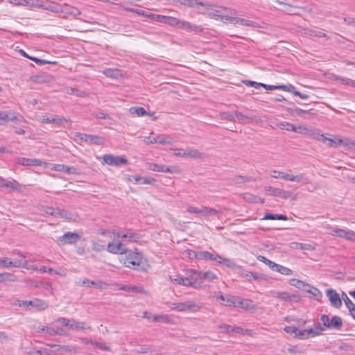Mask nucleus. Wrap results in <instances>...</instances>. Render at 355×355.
Returning <instances> with one entry per match:
<instances>
[{
	"label": "nucleus",
	"instance_id": "f257e3e1",
	"mask_svg": "<svg viewBox=\"0 0 355 355\" xmlns=\"http://www.w3.org/2000/svg\"><path fill=\"white\" fill-rule=\"evenodd\" d=\"M198 260H211L215 261L220 264H223L226 267L234 269V268H240L241 266H237L235 262L230 259L223 257L219 255L216 252H210L208 251H198Z\"/></svg>",
	"mask_w": 355,
	"mask_h": 355
},
{
	"label": "nucleus",
	"instance_id": "f03ea898",
	"mask_svg": "<svg viewBox=\"0 0 355 355\" xmlns=\"http://www.w3.org/2000/svg\"><path fill=\"white\" fill-rule=\"evenodd\" d=\"M124 257L122 258L123 264L131 269L140 270L144 266V258L142 255L137 252L126 250V252L123 254Z\"/></svg>",
	"mask_w": 355,
	"mask_h": 355
},
{
	"label": "nucleus",
	"instance_id": "7ed1b4c3",
	"mask_svg": "<svg viewBox=\"0 0 355 355\" xmlns=\"http://www.w3.org/2000/svg\"><path fill=\"white\" fill-rule=\"evenodd\" d=\"M270 176L273 178H280L284 180H288L291 182H304L306 183L308 182V178L304 173H299L297 175H293L289 173H286L283 171H279L277 170H272L270 171Z\"/></svg>",
	"mask_w": 355,
	"mask_h": 355
},
{
	"label": "nucleus",
	"instance_id": "20e7f679",
	"mask_svg": "<svg viewBox=\"0 0 355 355\" xmlns=\"http://www.w3.org/2000/svg\"><path fill=\"white\" fill-rule=\"evenodd\" d=\"M12 305H17L19 306H32L38 311L44 310L48 307V303L40 299H33L32 300H23L20 301L16 300L15 302L12 303Z\"/></svg>",
	"mask_w": 355,
	"mask_h": 355
},
{
	"label": "nucleus",
	"instance_id": "39448f33",
	"mask_svg": "<svg viewBox=\"0 0 355 355\" xmlns=\"http://www.w3.org/2000/svg\"><path fill=\"white\" fill-rule=\"evenodd\" d=\"M201 306L198 305L194 301H187L185 302L173 303L171 309L180 312H196L200 309Z\"/></svg>",
	"mask_w": 355,
	"mask_h": 355
},
{
	"label": "nucleus",
	"instance_id": "423d86ee",
	"mask_svg": "<svg viewBox=\"0 0 355 355\" xmlns=\"http://www.w3.org/2000/svg\"><path fill=\"white\" fill-rule=\"evenodd\" d=\"M112 234L118 239H121V242L128 241L135 243L138 242L141 239L139 234L134 232L131 230H125L124 232L113 230Z\"/></svg>",
	"mask_w": 355,
	"mask_h": 355
},
{
	"label": "nucleus",
	"instance_id": "0eeeda50",
	"mask_svg": "<svg viewBox=\"0 0 355 355\" xmlns=\"http://www.w3.org/2000/svg\"><path fill=\"white\" fill-rule=\"evenodd\" d=\"M236 121L240 124L245 125V124H260L263 122V120L255 115H248L244 114L242 112L239 111H236Z\"/></svg>",
	"mask_w": 355,
	"mask_h": 355
},
{
	"label": "nucleus",
	"instance_id": "6e6552de",
	"mask_svg": "<svg viewBox=\"0 0 355 355\" xmlns=\"http://www.w3.org/2000/svg\"><path fill=\"white\" fill-rule=\"evenodd\" d=\"M80 239V236L76 232H68L64 233L62 236L57 239V243L59 245H64L66 244L76 243Z\"/></svg>",
	"mask_w": 355,
	"mask_h": 355
},
{
	"label": "nucleus",
	"instance_id": "1a4fd4ad",
	"mask_svg": "<svg viewBox=\"0 0 355 355\" xmlns=\"http://www.w3.org/2000/svg\"><path fill=\"white\" fill-rule=\"evenodd\" d=\"M148 169L153 171H157L162 173H180V170L178 167L175 166H168L163 164H157L154 163H150L148 165Z\"/></svg>",
	"mask_w": 355,
	"mask_h": 355
},
{
	"label": "nucleus",
	"instance_id": "9d476101",
	"mask_svg": "<svg viewBox=\"0 0 355 355\" xmlns=\"http://www.w3.org/2000/svg\"><path fill=\"white\" fill-rule=\"evenodd\" d=\"M175 155L182 157H190V158H201L204 154L199 152L198 150L195 148H187L182 149H175Z\"/></svg>",
	"mask_w": 355,
	"mask_h": 355
},
{
	"label": "nucleus",
	"instance_id": "9b49d317",
	"mask_svg": "<svg viewBox=\"0 0 355 355\" xmlns=\"http://www.w3.org/2000/svg\"><path fill=\"white\" fill-rule=\"evenodd\" d=\"M265 191L268 195L279 197L283 199H288L293 196V193L290 191H286L270 186L266 187Z\"/></svg>",
	"mask_w": 355,
	"mask_h": 355
},
{
	"label": "nucleus",
	"instance_id": "f8f14e48",
	"mask_svg": "<svg viewBox=\"0 0 355 355\" xmlns=\"http://www.w3.org/2000/svg\"><path fill=\"white\" fill-rule=\"evenodd\" d=\"M103 161L108 165L116 166L128 164V160L124 156H114L110 154L105 155Z\"/></svg>",
	"mask_w": 355,
	"mask_h": 355
},
{
	"label": "nucleus",
	"instance_id": "ddd939ff",
	"mask_svg": "<svg viewBox=\"0 0 355 355\" xmlns=\"http://www.w3.org/2000/svg\"><path fill=\"white\" fill-rule=\"evenodd\" d=\"M174 3H179L182 6H187L189 8H210L209 2H202L198 0H173Z\"/></svg>",
	"mask_w": 355,
	"mask_h": 355
},
{
	"label": "nucleus",
	"instance_id": "4468645a",
	"mask_svg": "<svg viewBox=\"0 0 355 355\" xmlns=\"http://www.w3.org/2000/svg\"><path fill=\"white\" fill-rule=\"evenodd\" d=\"M107 250L112 254H122L126 252L127 248L122 243L121 241L119 242H110L107 244Z\"/></svg>",
	"mask_w": 355,
	"mask_h": 355
},
{
	"label": "nucleus",
	"instance_id": "2eb2a0df",
	"mask_svg": "<svg viewBox=\"0 0 355 355\" xmlns=\"http://www.w3.org/2000/svg\"><path fill=\"white\" fill-rule=\"evenodd\" d=\"M209 5H210V8H204L205 9L209 10L208 12H207V15L210 17V18H213L214 19H216V20H218L220 19V17L222 16V14L223 13V11H227V10H230L229 8H226V7H223V6H220L218 7L219 9H215L214 7V4H211L210 3H209Z\"/></svg>",
	"mask_w": 355,
	"mask_h": 355
},
{
	"label": "nucleus",
	"instance_id": "dca6fc26",
	"mask_svg": "<svg viewBox=\"0 0 355 355\" xmlns=\"http://www.w3.org/2000/svg\"><path fill=\"white\" fill-rule=\"evenodd\" d=\"M327 295L329 297L331 304L333 306L336 308H340L341 306L342 301L340 298L339 295L336 293L335 290L328 289L327 291Z\"/></svg>",
	"mask_w": 355,
	"mask_h": 355
},
{
	"label": "nucleus",
	"instance_id": "f3484780",
	"mask_svg": "<svg viewBox=\"0 0 355 355\" xmlns=\"http://www.w3.org/2000/svg\"><path fill=\"white\" fill-rule=\"evenodd\" d=\"M179 28L185 30L188 32H202L203 28L200 26L193 24L189 21L180 20L178 26Z\"/></svg>",
	"mask_w": 355,
	"mask_h": 355
},
{
	"label": "nucleus",
	"instance_id": "a211bd4d",
	"mask_svg": "<svg viewBox=\"0 0 355 355\" xmlns=\"http://www.w3.org/2000/svg\"><path fill=\"white\" fill-rule=\"evenodd\" d=\"M15 254L21 257V259H14L11 260V267L15 268H27V259L26 255L22 254L19 251H15Z\"/></svg>",
	"mask_w": 355,
	"mask_h": 355
},
{
	"label": "nucleus",
	"instance_id": "6ab92c4d",
	"mask_svg": "<svg viewBox=\"0 0 355 355\" xmlns=\"http://www.w3.org/2000/svg\"><path fill=\"white\" fill-rule=\"evenodd\" d=\"M58 218H64L69 221L78 222L80 220L79 216L74 212H71L67 210L60 209Z\"/></svg>",
	"mask_w": 355,
	"mask_h": 355
},
{
	"label": "nucleus",
	"instance_id": "aec40b11",
	"mask_svg": "<svg viewBox=\"0 0 355 355\" xmlns=\"http://www.w3.org/2000/svg\"><path fill=\"white\" fill-rule=\"evenodd\" d=\"M274 297H277L280 300L288 302L291 300L297 301L299 300V296L293 294H291L288 292H277L274 293Z\"/></svg>",
	"mask_w": 355,
	"mask_h": 355
},
{
	"label": "nucleus",
	"instance_id": "412c9836",
	"mask_svg": "<svg viewBox=\"0 0 355 355\" xmlns=\"http://www.w3.org/2000/svg\"><path fill=\"white\" fill-rule=\"evenodd\" d=\"M0 187L8 188L11 191H17L19 189V184L16 180H8L0 176Z\"/></svg>",
	"mask_w": 355,
	"mask_h": 355
},
{
	"label": "nucleus",
	"instance_id": "4be33fe9",
	"mask_svg": "<svg viewBox=\"0 0 355 355\" xmlns=\"http://www.w3.org/2000/svg\"><path fill=\"white\" fill-rule=\"evenodd\" d=\"M70 329L72 330H91L92 327L85 322H79L76 320L71 319L70 324Z\"/></svg>",
	"mask_w": 355,
	"mask_h": 355
},
{
	"label": "nucleus",
	"instance_id": "5701e85b",
	"mask_svg": "<svg viewBox=\"0 0 355 355\" xmlns=\"http://www.w3.org/2000/svg\"><path fill=\"white\" fill-rule=\"evenodd\" d=\"M84 142L89 144L102 145L104 143V139L97 135L85 134Z\"/></svg>",
	"mask_w": 355,
	"mask_h": 355
},
{
	"label": "nucleus",
	"instance_id": "b1692460",
	"mask_svg": "<svg viewBox=\"0 0 355 355\" xmlns=\"http://www.w3.org/2000/svg\"><path fill=\"white\" fill-rule=\"evenodd\" d=\"M62 13L71 15L74 17L75 18H78V16L81 15V12L77 8L69 6L67 4H64L62 7Z\"/></svg>",
	"mask_w": 355,
	"mask_h": 355
},
{
	"label": "nucleus",
	"instance_id": "393cba45",
	"mask_svg": "<svg viewBox=\"0 0 355 355\" xmlns=\"http://www.w3.org/2000/svg\"><path fill=\"white\" fill-rule=\"evenodd\" d=\"M53 168L56 171L64 172L67 174H76L77 169L73 166H67L64 164H55Z\"/></svg>",
	"mask_w": 355,
	"mask_h": 355
},
{
	"label": "nucleus",
	"instance_id": "a878e982",
	"mask_svg": "<svg viewBox=\"0 0 355 355\" xmlns=\"http://www.w3.org/2000/svg\"><path fill=\"white\" fill-rule=\"evenodd\" d=\"M294 132H297L302 135H305L309 137H313V134L315 132V129L313 128L312 127H308V126H297L295 127Z\"/></svg>",
	"mask_w": 355,
	"mask_h": 355
},
{
	"label": "nucleus",
	"instance_id": "bb28decb",
	"mask_svg": "<svg viewBox=\"0 0 355 355\" xmlns=\"http://www.w3.org/2000/svg\"><path fill=\"white\" fill-rule=\"evenodd\" d=\"M235 24H239L241 26L252 27L254 28L260 27L259 24L255 21H250L247 19L240 18L238 17H236Z\"/></svg>",
	"mask_w": 355,
	"mask_h": 355
},
{
	"label": "nucleus",
	"instance_id": "cd10ccee",
	"mask_svg": "<svg viewBox=\"0 0 355 355\" xmlns=\"http://www.w3.org/2000/svg\"><path fill=\"white\" fill-rule=\"evenodd\" d=\"M349 144H353L352 142H350L348 139L343 140L340 139H337L336 140L328 138L327 140L326 144L329 147H336L338 146H348Z\"/></svg>",
	"mask_w": 355,
	"mask_h": 355
},
{
	"label": "nucleus",
	"instance_id": "c85d7f7f",
	"mask_svg": "<svg viewBox=\"0 0 355 355\" xmlns=\"http://www.w3.org/2000/svg\"><path fill=\"white\" fill-rule=\"evenodd\" d=\"M293 113L297 116L303 118L304 119H311L313 116V114L309 110H304L301 108L296 107L293 110Z\"/></svg>",
	"mask_w": 355,
	"mask_h": 355
},
{
	"label": "nucleus",
	"instance_id": "c756f323",
	"mask_svg": "<svg viewBox=\"0 0 355 355\" xmlns=\"http://www.w3.org/2000/svg\"><path fill=\"white\" fill-rule=\"evenodd\" d=\"M17 119V118L14 112L0 111V120L1 121H3V122H6L8 121H14Z\"/></svg>",
	"mask_w": 355,
	"mask_h": 355
},
{
	"label": "nucleus",
	"instance_id": "7c9ffc66",
	"mask_svg": "<svg viewBox=\"0 0 355 355\" xmlns=\"http://www.w3.org/2000/svg\"><path fill=\"white\" fill-rule=\"evenodd\" d=\"M158 144L162 145H172L175 142L171 136L168 135H158Z\"/></svg>",
	"mask_w": 355,
	"mask_h": 355
},
{
	"label": "nucleus",
	"instance_id": "2f4dec72",
	"mask_svg": "<svg viewBox=\"0 0 355 355\" xmlns=\"http://www.w3.org/2000/svg\"><path fill=\"white\" fill-rule=\"evenodd\" d=\"M243 198L248 202H254V203H260L263 204L264 203V199L261 197L254 196L250 193H245Z\"/></svg>",
	"mask_w": 355,
	"mask_h": 355
},
{
	"label": "nucleus",
	"instance_id": "473e14b6",
	"mask_svg": "<svg viewBox=\"0 0 355 355\" xmlns=\"http://www.w3.org/2000/svg\"><path fill=\"white\" fill-rule=\"evenodd\" d=\"M219 214H221V211L220 210H217L214 208H210L207 207H202V216L205 217H208L210 216H217V217L219 218Z\"/></svg>",
	"mask_w": 355,
	"mask_h": 355
},
{
	"label": "nucleus",
	"instance_id": "72a5a7b5",
	"mask_svg": "<svg viewBox=\"0 0 355 355\" xmlns=\"http://www.w3.org/2000/svg\"><path fill=\"white\" fill-rule=\"evenodd\" d=\"M343 326V321L340 317L335 315L330 320L329 328L340 329Z\"/></svg>",
	"mask_w": 355,
	"mask_h": 355
},
{
	"label": "nucleus",
	"instance_id": "f704fd0d",
	"mask_svg": "<svg viewBox=\"0 0 355 355\" xmlns=\"http://www.w3.org/2000/svg\"><path fill=\"white\" fill-rule=\"evenodd\" d=\"M63 5H60L56 3H51L46 4L45 10L51 11L55 13H62Z\"/></svg>",
	"mask_w": 355,
	"mask_h": 355
},
{
	"label": "nucleus",
	"instance_id": "c9c22d12",
	"mask_svg": "<svg viewBox=\"0 0 355 355\" xmlns=\"http://www.w3.org/2000/svg\"><path fill=\"white\" fill-rule=\"evenodd\" d=\"M334 80L338 81L339 83L355 88V80H352V79H350L348 78L340 77L338 76H335Z\"/></svg>",
	"mask_w": 355,
	"mask_h": 355
},
{
	"label": "nucleus",
	"instance_id": "e433bc0d",
	"mask_svg": "<svg viewBox=\"0 0 355 355\" xmlns=\"http://www.w3.org/2000/svg\"><path fill=\"white\" fill-rule=\"evenodd\" d=\"M11 4L21 6H33L34 5L33 0H7Z\"/></svg>",
	"mask_w": 355,
	"mask_h": 355
},
{
	"label": "nucleus",
	"instance_id": "4c0bfd02",
	"mask_svg": "<svg viewBox=\"0 0 355 355\" xmlns=\"http://www.w3.org/2000/svg\"><path fill=\"white\" fill-rule=\"evenodd\" d=\"M255 179L252 178L251 177L247 175H235L232 178V181L236 184H242L245 182H249L251 181H254Z\"/></svg>",
	"mask_w": 355,
	"mask_h": 355
},
{
	"label": "nucleus",
	"instance_id": "58836bf2",
	"mask_svg": "<svg viewBox=\"0 0 355 355\" xmlns=\"http://www.w3.org/2000/svg\"><path fill=\"white\" fill-rule=\"evenodd\" d=\"M70 123V119H68L64 116H55L54 123L58 127L66 128L67 125Z\"/></svg>",
	"mask_w": 355,
	"mask_h": 355
},
{
	"label": "nucleus",
	"instance_id": "ea45409f",
	"mask_svg": "<svg viewBox=\"0 0 355 355\" xmlns=\"http://www.w3.org/2000/svg\"><path fill=\"white\" fill-rule=\"evenodd\" d=\"M289 284L291 286H293L297 288L302 289L304 291L305 287H310V285L304 283V282L297 279H291L289 281Z\"/></svg>",
	"mask_w": 355,
	"mask_h": 355
},
{
	"label": "nucleus",
	"instance_id": "a19ab883",
	"mask_svg": "<svg viewBox=\"0 0 355 355\" xmlns=\"http://www.w3.org/2000/svg\"><path fill=\"white\" fill-rule=\"evenodd\" d=\"M103 73L107 77L112 78H117L121 75V72L119 69H106L104 71H103Z\"/></svg>",
	"mask_w": 355,
	"mask_h": 355
},
{
	"label": "nucleus",
	"instance_id": "79ce46f5",
	"mask_svg": "<svg viewBox=\"0 0 355 355\" xmlns=\"http://www.w3.org/2000/svg\"><path fill=\"white\" fill-rule=\"evenodd\" d=\"M241 275L242 277H250V278H252L254 280H261V279H264L263 278V275H261V274H259V273H256V272H250V271H245V272H243Z\"/></svg>",
	"mask_w": 355,
	"mask_h": 355
},
{
	"label": "nucleus",
	"instance_id": "37998d69",
	"mask_svg": "<svg viewBox=\"0 0 355 355\" xmlns=\"http://www.w3.org/2000/svg\"><path fill=\"white\" fill-rule=\"evenodd\" d=\"M277 126L282 130H286L287 131L294 132V130H295V126L293 123L286 121L279 122L277 123Z\"/></svg>",
	"mask_w": 355,
	"mask_h": 355
},
{
	"label": "nucleus",
	"instance_id": "c03bdc74",
	"mask_svg": "<svg viewBox=\"0 0 355 355\" xmlns=\"http://www.w3.org/2000/svg\"><path fill=\"white\" fill-rule=\"evenodd\" d=\"M230 13L231 14H235L236 12L234 11L232 12V10H230ZM236 16H234L233 15H225V14H222V16L220 17V20L221 21H224L225 22H228V23H230V24H235V21H236Z\"/></svg>",
	"mask_w": 355,
	"mask_h": 355
},
{
	"label": "nucleus",
	"instance_id": "a18cd8bd",
	"mask_svg": "<svg viewBox=\"0 0 355 355\" xmlns=\"http://www.w3.org/2000/svg\"><path fill=\"white\" fill-rule=\"evenodd\" d=\"M220 116L222 119H226L232 122H236V111L234 112H224L220 114Z\"/></svg>",
	"mask_w": 355,
	"mask_h": 355
},
{
	"label": "nucleus",
	"instance_id": "49530a36",
	"mask_svg": "<svg viewBox=\"0 0 355 355\" xmlns=\"http://www.w3.org/2000/svg\"><path fill=\"white\" fill-rule=\"evenodd\" d=\"M123 9L124 10L132 12H135V13H136V14H137L139 15H141V16H144L145 17L149 18L150 12H146L145 10H139V9H135V8H129V7H123Z\"/></svg>",
	"mask_w": 355,
	"mask_h": 355
},
{
	"label": "nucleus",
	"instance_id": "de8ad7c7",
	"mask_svg": "<svg viewBox=\"0 0 355 355\" xmlns=\"http://www.w3.org/2000/svg\"><path fill=\"white\" fill-rule=\"evenodd\" d=\"M67 93L68 94H71V95H75L76 96H79V97H85L87 96V94L84 91H80L76 88H73V87H69L67 89Z\"/></svg>",
	"mask_w": 355,
	"mask_h": 355
},
{
	"label": "nucleus",
	"instance_id": "09e8293b",
	"mask_svg": "<svg viewBox=\"0 0 355 355\" xmlns=\"http://www.w3.org/2000/svg\"><path fill=\"white\" fill-rule=\"evenodd\" d=\"M43 211L45 214L53 216L55 218L58 217V214L60 213L59 208H53L51 207H44Z\"/></svg>",
	"mask_w": 355,
	"mask_h": 355
},
{
	"label": "nucleus",
	"instance_id": "8fccbe9b",
	"mask_svg": "<svg viewBox=\"0 0 355 355\" xmlns=\"http://www.w3.org/2000/svg\"><path fill=\"white\" fill-rule=\"evenodd\" d=\"M130 112L131 114H136L139 116H144L148 114L142 107H131L130 108Z\"/></svg>",
	"mask_w": 355,
	"mask_h": 355
},
{
	"label": "nucleus",
	"instance_id": "3c124183",
	"mask_svg": "<svg viewBox=\"0 0 355 355\" xmlns=\"http://www.w3.org/2000/svg\"><path fill=\"white\" fill-rule=\"evenodd\" d=\"M180 21V19H179L178 18L171 17V16H167L166 20H165L164 24L169 25L171 26H173V27H178Z\"/></svg>",
	"mask_w": 355,
	"mask_h": 355
},
{
	"label": "nucleus",
	"instance_id": "603ef678",
	"mask_svg": "<svg viewBox=\"0 0 355 355\" xmlns=\"http://www.w3.org/2000/svg\"><path fill=\"white\" fill-rule=\"evenodd\" d=\"M275 271L284 275H291L293 274V271L290 268L279 264H277Z\"/></svg>",
	"mask_w": 355,
	"mask_h": 355
},
{
	"label": "nucleus",
	"instance_id": "864d4df0",
	"mask_svg": "<svg viewBox=\"0 0 355 355\" xmlns=\"http://www.w3.org/2000/svg\"><path fill=\"white\" fill-rule=\"evenodd\" d=\"M166 17L167 16L160 15H157V14L150 12L149 19H150L155 21L164 24L165 20H166Z\"/></svg>",
	"mask_w": 355,
	"mask_h": 355
},
{
	"label": "nucleus",
	"instance_id": "5fc2aeb1",
	"mask_svg": "<svg viewBox=\"0 0 355 355\" xmlns=\"http://www.w3.org/2000/svg\"><path fill=\"white\" fill-rule=\"evenodd\" d=\"M76 284L79 286L91 287L94 286L95 282L89 280L87 278L83 279H80L79 281L76 282Z\"/></svg>",
	"mask_w": 355,
	"mask_h": 355
},
{
	"label": "nucleus",
	"instance_id": "6e6d98bb",
	"mask_svg": "<svg viewBox=\"0 0 355 355\" xmlns=\"http://www.w3.org/2000/svg\"><path fill=\"white\" fill-rule=\"evenodd\" d=\"M232 299V295H220L217 297V300H218L220 303L229 306L230 303L231 302L230 300Z\"/></svg>",
	"mask_w": 355,
	"mask_h": 355
},
{
	"label": "nucleus",
	"instance_id": "4d7b16f0",
	"mask_svg": "<svg viewBox=\"0 0 355 355\" xmlns=\"http://www.w3.org/2000/svg\"><path fill=\"white\" fill-rule=\"evenodd\" d=\"M313 138L325 144L328 139V137H325L323 134L320 133V132L317 130H315Z\"/></svg>",
	"mask_w": 355,
	"mask_h": 355
},
{
	"label": "nucleus",
	"instance_id": "13d9d810",
	"mask_svg": "<svg viewBox=\"0 0 355 355\" xmlns=\"http://www.w3.org/2000/svg\"><path fill=\"white\" fill-rule=\"evenodd\" d=\"M28 59L34 61L35 63H37L40 65L45 64H55V62H51V61H48L46 60H42V59H39L35 57H28Z\"/></svg>",
	"mask_w": 355,
	"mask_h": 355
},
{
	"label": "nucleus",
	"instance_id": "bf43d9fd",
	"mask_svg": "<svg viewBox=\"0 0 355 355\" xmlns=\"http://www.w3.org/2000/svg\"><path fill=\"white\" fill-rule=\"evenodd\" d=\"M304 291L312 294L315 297L321 295V293L320 292V291L318 288L311 286H310V287H305Z\"/></svg>",
	"mask_w": 355,
	"mask_h": 355
},
{
	"label": "nucleus",
	"instance_id": "052dcab7",
	"mask_svg": "<svg viewBox=\"0 0 355 355\" xmlns=\"http://www.w3.org/2000/svg\"><path fill=\"white\" fill-rule=\"evenodd\" d=\"M232 332L234 334H239L242 335L248 334L250 332V330L243 329L240 327H233V329H232Z\"/></svg>",
	"mask_w": 355,
	"mask_h": 355
},
{
	"label": "nucleus",
	"instance_id": "680f3d73",
	"mask_svg": "<svg viewBox=\"0 0 355 355\" xmlns=\"http://www.w3.org/2000/svg\"><path fill=\"white\" fill-rule=\"evenodd\" d=\"M343 295H344L343 300L347 309L349 310L354 309V307H355L354 303L347 297L345 293H343Z\"/></svg>",
	"mask_w": 355,
	"mask_h": 355
},
{
	"label": "nucleus",
	"instance_id": "e2e57ef3",
	"mask_svg": "<svg viewBox=\"0 0 355 355\" xmlns=\"http://www.w3.org/2000/svg\"><path fill=\"white\" fill-rule=\"evenodd\" d=\"M218 279V276L211 272V271H207V272H205V274H204V279H206L207 281H213L214 279Z\"/></svg>",
	"mask_w": 355,
	"mask_h": 355
},
{
	"label": "nucleus",
	"instance_id": "0e129e2a",
	"mask_svg": "<svg viewBox=\"0 0 355 355\" xmlns=\"http://www.w3.org/2000/svg\"><path fill=\"white\" fill-rule=\"evenodd\" d=\"M344 239L350 241H355V232L352 230H346Z\"/></svg>",
	"mask_w": 355,
	"mask_h": 355
},
{
	"label": "nucleus",
	"instance_id": "69168bd1",
	"mask_svg": "<svg viewBox=\"0 0 355 355\" xmlns=\"http://www.w3.org/2000/svg\"><path fill=\"white\" fill-rule=\"evenodd\" d=\"M120 290L128 291V292H139L140 290L136 286H130L128 285H123L119 288Z\"/></svg>",
	"mask_w": 355,
	"mask_h": 355
},
{
	"label": "nucleus",
	"instance_id": "338daca9",
	"mask_svg": "<svg viewBox=\"0 0 355 355\" xmlns=\"http://www.w3.org/2000/svg\"><path fill=\"white\" fill-rule=\"evenodd\" d=\"M309 36L310 37H327V35L322 31L311 29L309 31Z\"/></svg>",
	"mask_w": 355,
	"mask_h": 355
},
{
	"label": "nucleus",
	"instance_id": "774afa93",
	"mask_svg": "<svg viewBox=\"0 0 355 355\" xmlns=\"http://www.w3.org/2000/svg\"><path fill=\"white\" fill-rule=\"evenodd\" d=\"M218 329H220L222 330V332L224 333H232V329H233V327L229 324H222L218 326Z\"/></svg>",
	"mask_w": 355,
	"mask_h": 355
}]
</instances>
